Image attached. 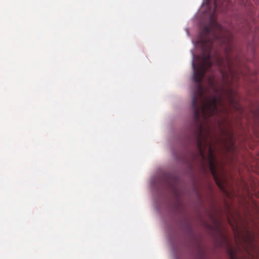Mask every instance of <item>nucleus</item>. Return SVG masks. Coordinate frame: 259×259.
I'll list each match as a JSON object with an SVG mask.
<instances>
[{
  "label": "nucleus",
  "mask_w": 259,
  "mask_h": 259,
  "mask_svg": "<svg viewBox=\"0 0 259 259\" xmlns=\"http://www.w3.org/2000/svg\"><path fill=\"white\" fill-rule=\"evenodd\" d=\"M224 31V28L219 24L211 20L210 26L205 28L204 33L206 36L201 40V43L203 45H204L208 42L210 41V40L208 38L209 36H212L215 39L219 38L220 36H219V34L220 35H223Z\"/></svg>",
  "instance_id": "nucleus-2"
},
{
  "label": "nucleus",
  "mask_w": 259,
  "mask_h": 259,
  "mask_svg": "<svg viewBox=\"0 0 259 259\" xmlns=\"http://www.w3.org/2000/svg\"><path fill=\"white\" fill-rule=\"evenodd\" d=\"M218 64L223 78V85L217 88L212 80L209 84L213 92L212 95L203 92L200 82L206 71L211 65L210 55L203 57L196 68L194 60L193 80L197 83V94L193 99L195 118L197 122L202 121L198 135L197 145L199 156L203 164H207L212 175H225L221 164L213 156V135L216 133L227 135L231 138L230 123L227 119L229 108L236 111L241 109L235 91L238 73L234 69L231 59L227 57L219 59Z\"/></svg>",
  "instance_id": "nucleus-1"
},
{
  "label": "nucleus",
  "mask_w": 259,
  "mask_h": 259,
  "mask_svg": "<svg viewBox=\"0 0 259 259\" xmlns=\"http://www.w3.org/2000/svg\"><path fill=\"white\" fill-rule=\"evenodd\" d=\"M227 149H228V150H229V151H231L234 149V146L232 141L231 142L230 145L229 146V147L227 148Z\"/></svg>",
  "instance_id": "nucleus-3"
}]
</instances>
